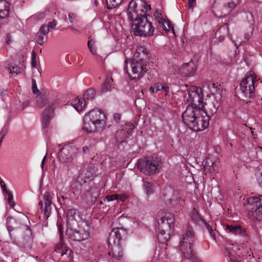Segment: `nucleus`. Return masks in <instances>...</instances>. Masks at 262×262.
<instances>
[{"instance_id":"nucleus-35","label":"nucleus","mask_w":262,"mask_h":262,"mask_svg":"<svg viewBox=\"0 0 262 262\" xmlns=\"http://www.w3.org/2000/svg\"><path fill=\"white\" fill-rule=\"evenodd\" d=\"M88 39V47L89 49L93 55H96L97 49L95 46V40L91 37H89Z\"/></svg>"},{"instance_id":"nucleus-22","label":"nucleus","mask_w":262,"mask_h":262,"mask_svg":"<svg viewBox=\"0 0 262 262\" xmlns=\"http://www.w3.org/2000/svg\"><path fill=\"white\" fill-rule=\"evenodd\" d=\"M133 59L148 63L149 55L146 48L142 46L138 47L134 54Z\"/></svg>"},{"instance_id":"nucleus-12","label":"nucleus","mask_w":262,"mask_h":262,"mask_svg":"<svg viewBox=\"0 0 262 262\" xmlns=\"http://www.w3.org/2000/svg\"><path fill=\"white\" fill-rule=\"evenodd\" d=\"M77 155V149L71 144L65 145L58 152L59 160L67 166L73 164Z\"/></svg>"},{"instance_id":"nucleus-53","label":"nucleus","mask_w":262,"mask_h":262,"mask_svg":"<svg viewBox=\"0 0 262 262\" xmlns=\"http://www.w3.org/2000/svg\"><path fill=\"white\" fill-rule=\"evenodd\" d=\"M57 226L58 231L59 232V236H60V238L61 240L62 238V236H63L62 226L61 225L58 224V223H57Z\"/></svg>"},{"instance_id":"nucleus-64","label":"nucleus","mask_w":262,"mask_h":262,"mask_svg":"<svg viewBox=\"0 0 262 262\" xmlns=\"http://www.w3.org/2000/svg\"><path fill=\"white\" fill-rule=\"evenodd\" d=\"M23 227L24 228V229L27 231L29 233H30L31 232V231H30V227L27 226V225H25V226H23Z\"/></svg>"},{"instance_id":"nucleus-18","label":"nucleus","mask_w":262,"mask_h":262,"mask_svg":"<svg viewBox=\"0 0 262 262\" xmlns=\"http://www.w3.org/2000/svg\"><path fill=\"white\" fill-rule=\"evenodd\" d=\"M38 205L40 209L47 218H48L51 212L52 199L50 193L46 191L43 194V200L39 201Z\"/></svg>"},{"instance_id":"nucleus-1","label":"nucleus","mask_w":262,"mask_h":262,"mask_svg":"<svg viewBox=\"0 0 262 262\" xmlns=\"http://www.w3.org/2000/svg\"><path fill=\"white\" fill-rule=\"evenodd\" d=\"M151 9L150 6L143 0H132L127 9L128 18L134 22V35L139 36H150L153 35L154 27L148 19L147 13Z\"/></svg>"},{"instance_id":"nucleus-60","label":"nucleus","mask_w":262,"mask_h":262,"mask_svg":"<svg viewBox=\"0 0 262 262\" xmlns=\"http://www.w3.org/2000/svg\"><path fill=\"white\" fill-rule=\"evenodd\" d=\"M7 230L9 233L10 236L11 237V232L13 230V228L11 226H8Z\"/></svg>"},{"instance_id":"nucleus-55","label":"nucleus","mask_w":262,"mask_h":262,"mask_svg":"<svg viewBox=\"0 0 262 262\" xmlns=\"http://www.w3.org/2000/svg\"><path fill=\"white\" fill-rule=\"evenodd\" d=\"M13 41L12 37L10 34H8L6 37V43L10 45Z\"/></svg>"},{"instance_id":"nucleus-14","label":"nucleus","mask_w":262,"mask_h":262,"mask_svg":"<svg viewBox=\"0 0 262 262\" xmlns=\"http://www.w3.org/2000/svg\"><path fill=\"white\" fill-rule=\"evenodd\" d=\"M56 104L55 101H52L45 108L41 114V125L43 132H47V128L48 127L51 120L54 116V108Z\"/></svg>"},{"instance_id":"nucleus-20","label":"nucleus","mask_w":262,"mask_h":262,"mask_svg":"<svg viewBox=\"0 0 262 262\" xmlns=\"http://www.w3.org/2000/svg\"><path fill=\"white\" fill-rule=\"evenodd\" d=\"M226 230L231 234L238 235L242 238L243 242H248V235L246 229L240 225L226 226Z\"/></svg>"},{"instance_id":"nucleus-57","label":"nucleus","mask_w":262,"mask_h":262,"mask_svg":"<svg viewBox=\"0 0 262 262\" xmlns=\"http://www.w3.org/2000/svg\"><path fill=\"white\" fill-rule=\"evenodd\" d=\"M210 236L213 238V239H215V233L212 229V228H209V230H208Z\"/></svg>"},{"instance_id":"nucleus-56","label":"nucleus","mask_w":262,"mask_h":262,"mask_svg":"<svg viewBox=\"0 0 262 262\" xmlns=\"http://www.w3.org/2000/svg\"><path fill=\"white\" fill-rule=\"evenodd\" d=\"M113 118L114 120L117 122L118 123L121 119V115L119 114L115 113L113 115Z\"/></svg>"},{"instance_id":"nucleus-26","label":"nucleus","mask_w":262,"mask_h":262,"mask_svg":"<svg viewBox=\"0 0 262 262\" xmlns=\"http://www.w3.org/2000/svg\"><path fill=\"white\" fill-rule=\"evenodd\" d=\"M149 91L151 93H157L159 91H163L165 93V95H167L169 92V87L165 83L160 82L156 83L150 88Z\"/></svg>"},{"instance_id":"nucleus-42","label":"nucleus","mask_w":262,"mask_h":262,"mask_svg":"<svg viewBox=\"0 0 262 262\" xmlns=\"http://www.w3.org/2000/svg\"><path fill=\"white\" fill-rule=\"evenodd\" d=\"M77 18V15L76 13L73 12L69 13L68 19L69 20L70 23H74L76 21Z\"/></svg>"},{"instance_id":"nucleus-51","label":"nucleus","mask_w":262,"mask_h":262,"mask_svg":"<svg viewBox=\"0 0 262 262\" xmlns=\"http://www.w3.org/2000/svg\"><path fill=\"white\" fill-rule=\"evenodd\" d=\"M57 23L55 19H53L52 21L49 22L48 25H47L49 27V29H53L57 26Z\"/></svg>"},{"instance_id":"nucleus-13","label":"nucleus","mask_w":262,"mask_h":262,"mask_svg":"<svg viewBox=\"0 0 262 262\" xmlns=\"http://www.w3.org/2000/svg\"><path fill=\"white\" fill-rule=\"evenodd\" d=\"M202 110L196 106L188 105L182 116L185 124L191 128L193 121L200 114H201Z\"/></svg>"},{"instance_id":"nucleus-31","label":"nucleus","mask_w":262,"mask_h":262,"mask_svg":"<svg viewBox=\"0 0 262 262\" xmlns=\"http://www.w3.org/2000/svg\"><path fill=\"white\" fill-rule=\"evenodd\" d=\"M96 91L92 88H90L87 90L84 95H83V99L85 101H92L94 100L96 97Z\"/></svg>"},{"instance_id":"nucleus-11","label":"nucleus","mask_w":262,"mask_h":262,"mask_svg":"<svg viewBox=\"0 0 262 262\" xmlns=\"http://www.w3.org/2000/svg\"><path fill=\"white\" fill-rule=\"evenodd\" d=\"M188 105L204 108L203 90L201 88L195 86H190L187 89Z\"/></svg>"},{"instance_id":"nucleus-4","label":"nucleus","mask_w":262,"mask_h":262,"mask_svg":"<svg viewBox=\"0 0 262 262\" xmlns=\"http://www.w3.org/2000/svg\"><path fill=\"white\" fill-rule=\"evenodd\" d=\"M174 221V216L172 213L163 211L158 212L156 228L159 242L164 244L168 241L170 234L172 232Z\"/></svg>"},{"instance_id":"nucleus-47","label":"nucleus","mask_w":262,"mask_h":262,"mask_svg":"<svg viewBox=\"0 0 262 262\" xmlns=\"http://www.w3.org/2000/svg\"><path fill=\"white\" fill-rule=\"evenodd\" d=\"M49 32V27H48L47 25H43L40 28L39 33H40V34L45 35L47 34Z\"/></svg>"},{"instance_id":"nucleus-27","label":"nucleus","mask_w":262,"mask_h":262,"mask_svg":"<svg viewBox=\"0 0 262 262\" xmlns=\"http://www.w3.org/2000/svg\"><path fill=\"white\" fill-rule=\"evenodd\" d=\"M71 104L78 112L82 111L86 106L85 100L83 99L78 98L72 100Z\"/></svg>"},{"instance_id":"nucleus-16","label":"nucleus","mask_w":262,"mask_h":262,"mask_svg":"<svg viewBox=\"0 0 262 262\" xmlns=\"http://www.w3.org/2000/svg\"><path fill=\"white\" fill-rule=\"evenodd\" d=\"M209 120L210 115L203 108L201 114H200L192 123L191 129L195 132L203 130L208 127Z\"/></svg>"},{"instance_id":"nucleus-50","label":"nucleus","mask_w":262,"mask_h":262,"mask_svg":"<svg viewBox=\"0 0 262 262\" xmlns=\"http://www.w3.org/2000/svg\"><path fill=\"white\" fill-rule=\"evenodd\" d=\"M117 200L121 201L122 202H124L127 198H128L129 195L126 193H123L122 194H118Z\"/></svg>"},{"instance_id":"nucleus-38","label":"nucleus","mask_w":262,"mask_h":262,"mask_svg":"<svg viewBox=\"0 0 262 262\" xmlns=\"http://www.w3.org/2000/svg\"><path fill=\"white\" fill-rule=\"evenodd\" d=\"M163 28V29L165 31H169L170 29H172L173 31V29L172 26L170 23V21L168 20L164 19L163 22L160 24Z\"/></svg>"},{"instance_id":"nucleus-44","label":"nucleus","mask_w":262,"mask_h":262,"mask_svg":"<svg viewBox=\"0 0 262 262\" xmlns=\"http://www.w3.org/2000/svg\"><path fill=\"white\" fill-rule=\"evenodd\" d=\"M32 91L33 93L35 94L39 95L40 93L39 91L37 89V84L36 83V80L34 79H32Z\"/></svg>"},{"instance_id":"nucleus-40","label":"nucleus","mask_w":262,"mask_h":262,"mask_svg":"<svg viewBox=\"0 0 262 262\" xmlns=\"http://www.w3.org/2000/svg\"><path fill=\"white\" fill-rule=\"evenodd\" d=\"M8 71L10 73L17 75L20 73V68L16 66L9 67L8 68Z\"/></svg>"},{"instance_id":"nucleus-28","label":"nucleus","mask_w":262,"mask_h":262,"mask_svg":"<svg viewBox=\"0 0 262 262\" xmlns=\"http://www.w3.org/2000/svg\"><path fill=\"white\" fill-rule=\"evenodd\" d=\"M182 73L185 76H189L196 70V67L192 61L185 63L182 66Z\"/></svg>"},{"instance_id":"nucleus-37","label":"nucleus","mask_w":262,"mask_h":262,"mask_svg":"<svg viewBox=\"0 0 262 262\" xmlns=\"http://www.w3.org/2000/svg\"><path fill=\"white\" fill-rule=\"evenodd\" d=\"M125 128L120 131L117 132V136H119L120 134H122L124 132H126L128 134H129L132 131L134 128V125L131 123H127L125 125Z\"/></svg>"},{"instance_id":"nucleus-61","label":"nucleus","mask_w":262,"mask_h":262,"mask_svg":"<svg viewBox=\"0 0 262 262\" xmlns=\"http://www.w3.org/2000/svg\"><path fill=\"white\" fill-rule=\"evenodd\" d=\"M0 185H1V187L2 189L6 187L4 182L2 180L0 181Z\"/></svg>"},{"instance_id":"nucleus-30","label":"nucleus","mask_w":262,"mask_h":262,"mask_svg":"<svg viewBox=\"0 0 262 262\" xmlns=\"http://www.w3.org/2000/svg\"><path fill=\"white\" fill-rule=\"evenodd\" d=\"M66 248V247L61 243L56 246L55 251L56 253L60 254L61 256L64 255H67L69 256L71 255V251L69 249L65 250Z\"/></svg>"},{"instance_id":"nucleus-21","label":"nucleus","mask_w":262,"mask_h":262,"mask_svg":"<svg viewBox=\"0 0 262 262\" xmlns=\"http://www.w3.org/2000/svg\"><path fill=\"white\" fill-rule=\"evenodd\" d=\"M216 159L213 156L207 157L202 162L203 169L206 174L212 172H217Z\"/></svg>"},{"instance_id":"nucleus-3","label":"nucleus","mask_w":262,"mask_h":262,"mask_svg":"<svg viewBox=\"0 0 262 262\" xmlns=\"http://www.w3.org/2000/svg\"><path fill=\"white\" fill-rule=\"evenodd\" d=\"M106 120L102 110L94 108L84 115L82 129L88 133L102 132L107 126Z\"/></svg>"},{"instance_id":"nucleus-7","label":"nucleus","mask_w":262,"mask_h":262,"mask_svg":"<svg viewBox=\"0 0 262 262\" xmlns=\"http://www.w3.org/2000/svg\"><path fill=\"white\" fill-rule=\"evenodd\" d=\"M195 239L194 232L192 227L187 226L186 231L182 235L180 242V250L183 252L184 257L187 259H191L194 255L192 250L193 244Z\"/></svg>"},{"instance_id":"nucleus-6","label":"nucleus","mask_w":262,"mask_h":262,"mask_svg":"<svg viewBox=\"0 0 262 262\" xmlns=\"http://www.w3.org/2000/svg\"><path fill=\"white\" fill-rule=\"evenodd\" d=\"M247 215L254 221H260L262 219V195L258 196L248 198L244 203Z\"/></svg>"},{"instance_id":"nucleus-23","label":"nucleus","mask_w":262,"mask_h":262,"mask_svg":"<svg viewBox=\"0 0 262 262\" xmlns=\"http://www.w3.org/2000/svg\"><path fill=\"white\" fill-rule=\"evenodd\" d=\"M108 249L109 255L113 258L119 259L123 256V253L120 243H112L111 246L108 244Z\"/></svg>"},{"instance_id":"nucleus-52","label":"nucleus","mask_w":262,"mask_h":262,"mask_svg":"<svg viewBox=\"0 0 262 262\" xmlns=\"http://www.w3.org/2000/svg\"><path fill=\"white\" fill-rule=\"evenodd\" d=\"M196 0H188V6L189 9H193V8L196 6Z\"/></svg>"},{"instance_id":"nucleus-9","label":"nucleus","mask_w":262,"mask_h":262,"mask_svg":"<svg viewBox=\"0 0 262 262\" xmlns=\"http://www.w3.org/2000/svg\"><path fill=\"white\" fill-rule=\"evenodd\" d=\"M161 165L162 161L158 158H146L139 159L137 167L141 172L151 175L158 172Z\"/></svg>"},{"instance_id":"nucleus-15","label":"nucleus","mask_w":262,"mask_h":262,"mask_svg":"<svg viewBox=\"0 0 262 262\" xmlns=\"http://www.w3.org/2000/svg\"><path fill=\"white\" fill-rule=\"evenodd\" d=\"M221 94H216V95H210L209 99L205 103L206 107H204L205 110L208 114L212 116L215 114L218 111L222 100Z\"/></svg>"},{"instance_id":"nucleus-62","label":"nucleus","mask_w":262,"mask_h":262,"mask_svg":"<svg viewBox=\"0 0 262 262\" xmlns=\"http://www.w3.org/2000/svg\"><path fill=\"white\" fill-rule=\"evenodd\" d=\"M70 29L78 34H79L80 33V32L79 31H78V30L76 29L75 28H74L73 27H71Z\"/></svg>"},{"instance_id":"nucleus-29","label":"nucleus","mask_w":262,"mask_h":262,"mask_svg":"<svg viewBox=\"0 0 262 262\" xmlns=\"http://www.w3.org/2000/svg\"><path fill=\"white\" fill-rule=\"evenodd\" d=\"M207 89L211 93V95H216V94L221 93V85L217 83H213L212 82H207L206 83Z\"/></svg>"},{"instance_id":"nucleus-32","label":"nucleus","mask_w":262,"mask_h":262,"mask_svg":"<svg viewBox=\"0 0 262 262\" xmlns=\"http://www.w3.org/2000/svg\"><path fill=\"white\" fill-rule=\"evenodd\" d=\"M143 186L144 192L149 195L154 192V185L147 181L146 180H143Z\"/></svg>"},{"instance_id":"nucleus-46","label":"nucleus","mask_w":262,"mask_h":262,"mask_svg":"<svg viewBox=\"0 0 262 262\" xmlns=\"http://www.w3.org/2000/svg\"><path fill=\"white\" fill-rule=\"evenodd\" d=\"M8 203L11 207V208H14L15 204L13 201V196L11 192H9V194H8Z\"/></svg>"},{"instance_id":"nucleus-39","label":"nucleus","mask_w":262,"mask_h":262,"mask_svg":"<svg viewBox=\"0 0 262 262\" xmlns=\"http://www.w3.org/2000/svg\"><path fill=\"white\" fill-rule=\"evenodd\" d=\"M112 79H107L103 83L102 85V92H106L109 91L111 90V81Z\"/></svg>"},{"instance_id":"nucleus-8","label":"nucleus","mask_w":262,"mask_h":262,"mask_svg":"<svg viewBox=\"0 0 262 262\" xmlns=\"http://www.w3.org/2000/svg\"><path fill=\"white\" fill-rule=\"evenodd\" d=\"M125 62L124 70L132 79L140 78L147 71L146 66L147 63L134 59L125 60Z\"/></svg>"},{"instance_id":"nucleus-36","label":"nucleus","mask_w":262,"mask_h":262,"mask_svg":"<svg viewBox=\"0 0 262 262\" xmlns=\"http://www.w3.org/2000/svg\"><path fill=\"white\" fill-rule=\"evenodd\" d=\"M105 1L107 8L111 9L121 4L123 0H105Z\"/></svg>"},{"instance_id":"nucleus-24","label":"nucleus","mask_w":262,"mask_h":262,"mask_svg":"<svg viewBox=\"0 0 262 262\" xmlns=\"http://www.w3.org/2000/svg\"><path fill=\"white\" fill-rule=\"evenodd\" d=\"M227 34L230 37V35L229 33L228 24H225L220 27L216 31L215 36L219 39L220 41H222L224 39L225 36Z\"/></svg>"},{"instance_id":"nucleus-54","label":"nucleus","mask_w":262,"mask_h":262,"mask_svg":"<svg viewBox=\"0 0 262 262\" xmlns=\"http://www.w3.org/2000/svg\"><path fill=\"white\" fill-rule=\"evenodd\" d=\"M257 181L259 186L262 188V172L259 173L257 175Z\"/></svg>"},{"instance_id":"nucleus-45","label":"nucleus","mask_w":262,"mask_h":262,"mask_svg":"<svg viewBox=\"0 0 262 262\" xmlns=\"http://www.w3.org/2000/svg\"><path fill=\"white\" fill-rule=\"evenodd\" d=\"M31 54V66L33 68H36L37 66V62L36 61V53L33 50L32 51Z\"/></svg>"},{"instance_id":"nucleus-48","label":"nucleus","mask_w":262,"mask_h":262,"mask_svg":"<svg viewBox=\"0 0 262 262\" xmlns=\"http://www.w3.org/2000/svg\"><path fill=\"white\" fill-rule=\"evenodd\" d=\"M154 15L155 16V18H156V20L159 23V24L160 25L165 19L162 17L161 13H160L157 10L156 11V13L154 14Z\"/></svg>"},{"instance_id":"nucleus-59","label":"nucleus","mask_w":262,"mask_h":262,"mask_svg":"<svg viewBox=\"0 0 262 262\" xmlns=\"http://www.w3.org/2000/svg\"><path fill=\"white\" fill-rule=\"evenodd\" d=\"M89 149L90 147H88L87 146H85L82 147V151L84 154L87 153L89 151Z\"/></svg>"},{"instance_id":"nucleus-17","label":"nucleus","mask_w":262,"mask_h":262,"mask_svg":"<svg viewBox=\"0 0 262 262\" xmlns=\"http://www.w3.org/2000/svg\"><path fill=\"white\" fill-rule=\"evenodd\" d=\"M241 250L237 245L228 244L225 248L224 256L229 262H239L238 257L242 254Z\"/></svg>"},{"instance_id":"nucleus-63","label":"nucleus","mask_w":262,"mask_h":262,"mask_svg":"<svg viewBox=\"0 0 262 262\" xmlns=\"http://www.w3.org/2000/svg\"><path fill=\"white\" fill-rule=\"evenodd\" d=\"M3 192L4 194H9V192H11L9 190H7L6 187L2 189Z\"/></svg>"},{"instance_id":"nucleus-25","label":"nucleus","mask_w":262,"mask_h":262,"mask_svg":"<svg viewBox=\"0 0 262 262\" xmlns=\"http://www.w3.org/2000/svg\"><path fill=\"white\" fill-rule=\"evenodd\" d=\"M10 4L5 0H0V19H4L9 16Z\"/></svg>"},{"instance_id":"nucleus-10","label":"nucleus","mask_w":262,"mask_h":262,"mask_svg":"<svg viewBox=\"0 0 262 262\" xmlns=\"http://www.w3.org/2000/svg\"><path fill=\"white\" fill-rule=\"evenodd\" d=\"M257 81L255 74L250 71L245 75L240 84V89L246 98H250L254 95V85Z\"/></svg>"},{"instance_id":"nucleus-41","label":"nucleus","mask_w":262,"mask_h":262,"mask_svg":"<svg viewBox=\"0 0 262 262\" xmlns=\"http://www.w3.org/2000/svg\"><path fill=\"white\" fill-rule=\"evenodd\" d=\"M35 39L37 43L42 45L44 43V35L38 32L36 34Z\"/></svg>"},{"instance_id":"nucleus-43","label":"nucleus","mask_w":262,"mask_h":262,"mask_svg":"<svg viewBox=\"0 0 262 262\" xmlns=\"http://www.w3.org/2000/svg\"><path fill=\"white\" fill-rule=\"evenodd\" d=\"M236 5V4L234 2H231L225 5L224 7L228 12H231L235 8Z\"/></svg>"},{"instance_id":"nucleus-19","label":"nucleus","mask_w":262,"mask_h":262,"mask_svg":"<svg viewBox=\"0 0 262 262\" xmlns=\"http://www.w3.org/2000/svg\"><path fill=\"white\" fill-rule=\"evenodd\" d=\"M126 231L123 228H113L110 233L108 244L111 246L112 243H120L121 240L126 236Z\"/></svg>"},{"instance_id":"nucleus-58","label":"nucleus","mask_w":262,"mask_h":262,"mask_svg":"<svg viewBox=\"0 0 262 262\" xmlns=\"http://www.w3.org/2000/svg\"><path fill=\"white\" fill-rule=\"evenodd\" d=\"M46 158H47V154L43 157V159H42V161H41V167L42 169H43L44 164H45V162L46 160Z\"/></svg>"},{"instance_id":"nucleus-49","label":"nucleus","mask_w":262,"mask_h":262,"mask_svg":"<svg viewBox=\"0 0 262 262\" xmlns=\"http://www.w3.org/2000/svg\"><path fill=\"white\" fill-rule=\"evenodd\" d=\"M118 197V196L117 194L108 195L105 197L104 201L106 200L107 202H110L114 200H117Z\"/></svg>"},{"instance_id":"nucleus-33","label":"nucleus","mask_w":262,"mask_h":262,"mask_svg":"<svg viewBox=\"0 0 262 262\" xmlns=\"http://www.w3.org/2000/svg\"><path fill=\"white\" fill-rule=\"evenodd\" d=\"M190 217L194 224L199 225L201 222H205L199 215L198 212L194 209L191 213Z\"/></svg>"},{"instance_id":"nucleus-34","label":"nucleus","mask_w":262,"mask_h":262,"mask_svg":"<svg viewBox=\"0 0 262 262\" xmlns=\"http://www.w3.org/2000/svg\"><path fill=\"white\" fill-rule=\"evenodd\" d=\"M37 106L42 108L48 102V99L45 95L38 96L36 99Z\"/></svg>"},{"instance_id":"nucleus-2","label":"nucleus","mask_w":262,"mask_h":262,"mask_svg":"<svg viewBox=\"0 0 262 262\" xmlns=\"http://www.w3.org/2000/svg\"><path fill=\"white\" fill-rule=\"evenodd\" d=\"M76 216L79 217L76 209H72L68 211L66 235L72 241L81 242L89 238L90 226L86 223L79 225L76 221Z\"/></svg>"},{"instance_id":"nucleus-5","label":"nucleus","mask_w":262,"mask_h":262,"mask_svg":"<svg viewBox=\"0 0 262 262\" xmlns=\"http://www.w3.org/2000/svg\"><path fill=\"white\" fill-rule=\"evenodd\" d=\"M84 171L76 178V181L82 187L81 197L86 204L94 203L100 194L99 190L94 186V183L91 181L93 174L89 172L86 176Z\"/></svg>"}]
</instances>
